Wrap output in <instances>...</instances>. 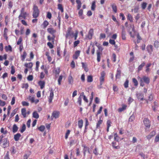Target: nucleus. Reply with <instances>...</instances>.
Returning a JSON list of instances; mask_svg holds the SVG:
<instances>
[{
	"instance_id": "nucleus-6",
	"label": "nucleus",
	"mask_w": 159,
	"mask_h": 159,
	"mask_svg": "<svg viewBox=\"0 0 159 159\" xmlns=\"http://www.w3.org/2000/svg\"><path fill=\"white\" fill-rule=\"evenodd\" d=\"M138 78L140 79L143 81L146 84H148L150 83V80L148 77L144 76L143 77L141 78L140 77H139Z\"/></svg>"
},
{
	"instance_id": "nucleus-56",
	"label": "nucleus",
	"mask_w": 159,
	"mask_h": 159,
	"mask_svg": "<svg viewBox=\"0 0 159 159\" xmlns=\"http://www.w3.org/2000/svg\"><path fill=\"white\" fill-rule=\"evenodd\" d=\"M85 129H87V127L89 125V123L88 120L87 118H85Z\"/></svg>"
},
{
	"instance_id": "nucleus-22",
	"label": "nucleus",
	"mask_w": 159,
	"mask_h": 159,
	"mask_svg": "<svg viewBox=\"0 0 159 159\" xmlns=\"http://www.w3.org/2000/svg\"><path fill=\"white\" fill-rule=\"evenodd\" d=\"M27 54L25 51H24L23 53L21 56V60L23 61L25 60V59L26 58Z\"/></svg>"
},
{
	"instance_id": "nucleus-60",
	"label": "nucleus",
	"mask_w": 159,
	"mask_h": 159,
	"mask_svg": "<svg viewBox=\"0 0 159 159\" xmlns=\"http://www.w3.org/2000/svg\"><path fill=\"white\" fill-rule=\"evenodd\" d=\"M70 66L72 68H74L75 67V64L74 61H72L70 64Z\"/></svg>"
},
{
	"instance_id": "nucleus-35",
	"label": "nucleus",
	"mask_w": 159,
	"mask_h": 159,
	"mask_svg": "<svg viewBox=\"0 0 159 159\" xmlns=\"http://www.w3.org/2000/svg\"><path fill=\"white\" fill-rule=\"evenodd\" d=\"M113 11L115 12L116 13L117 11V7L115 4H113L111 5Z\"/></svg>"
},
{
	"instance_id": "nucleus-32",
	"label": "nucleus",
	"mask_w": 159,
	"mask_h": 159,
	"mask_svg": "<svg viewBox=\"0 0 159 159\" xmlns=\"http://www.w3.org/2000/svg\"><path fill=\"white\" fill-rule=\"evenodd\" d=\"M6 51L7 52L8 51L11 52L12 51V48L10 45H8V46H5V48Z\"/></svg>"
},
{
	"instance_id": "nucleus-29",
	"label": "nucleus",
	"mask_w": 159,
	"mask_h": 159,
	"mask_svg": "<svg viewBox=\"0 0 159 159\" xmlns=\"http://www.w3.org/2000/svg\"><path fill=\"white\" fill-rule=\"evenodd\" d=\"M83 10L82 9H80V10L78 13L79 16L80 18L82 19H84V17L83 16Z\"/></svg>"
},
{
	"instance_id": "nucleus-49",
	"label": "nucleus",
	"mask_w": 159,
	"mask_h": 159,
	"mask_svg": "<svg viewBox=\"0 0 159 159\" xmlns=\"http://www.w3.org/2000/svg\"><path fill=\"white\" fill-rule=\"evenodd\" d=\"M139 9V8L138 7H134V9H132L131 10V11L133 12L134 11V13H137L138 12Z\"/></svg>"
},
{
	"instance_id": "nucleus-41",
	"label": "nucleus",
	"mask_w": 159,
	"mask_h": 159,
	"mask_svg": "<svg viewBox=\"0 0 159 159\" xmlns=\"http://www.w3.org/2000/svg\"><path fill=\"white\" fill-rule=\"evenodd\" d=\"M102 120L101 119H100V120L98 122L96 125V128H98L100 127V125L102 124Z\"/></svg>"
},
{
	"instance_id": "nucleus-33",
	"label": "nucleus",
	"mask_w": 159,
	"mask_h": 159,
	"mask_svg": "<svg viewBox=\"0 0 159 159\" xmlns=\"http://www.w3.org/2000/svg\"><path fill=\"white\" fill-rule=\"evenodd\" d=\"M76 2L77 4V8L78 10L80 9L81 6V3L80 0H76Z\"/></svg>"
},
{
	"instance_id": "nucleus-55",
	"label": "nucleus",
	"mask_w": 159,
	"mask_h": 159,
	"mask_svg": "<svg viewBox=\"0 0 159 159\" xmlns=\"http://www.w3.org/2000/svg\"><path fill=\"white\" fill-rule=\"evenodd\" d=\"M34 55L32 52H31L30 53V60H28V61H30L31 60L33 59L34 57Z\"/></svg>"
},
{
	"instance_id": "nucleus-15",
	"label": "nucleus",
	"mask_w": 159,
	"mask_h": 159,
	"mask_svg": "<svg viewBox=\"0 0 159 159\" xmlns=\"http://www.w3.org/2000/svg\"><path fill=\"white\" fill-rule=\"evenodd\" d=\"M84 148L83 149V152L84 156L85 157L86 155V152H88V153H90V152L89 150V148L88 147L85 146H84Z\"/></svg>"
},
{
	"instance_id": "nucleus-20",
	"label": "nucleus",
	"mask_w": 159,
	"mask_h": 159,
	"mask_svg": "<svg viewBox=\"0 0 159 159\" xmlns=\"http://www.w3.org/2000/svg\"><path fill=\"white\" fill-rule=\"evenodd\" d=\"M122 39L125 40L126 39V37H125V31L124 26H123V29L122 32Z\"/></svg>"
},
{
	"instance_id": "nucleus-28",
	"label": "nucleus",
	"mask_w": 159,
	"mask_h": 159,
	"mask_svg": "<svg viewBox=\"0 0 159 159\" xmlns=\"http://www.w3.org/2000/svg\"><path fill=\"white\" fill-rule=\"evenodd\" d=\"M127 106L125 105H123L122 107L118 109V111L119 112H121L125 110Z\"/></svg>"
},
{
	"instance_id": "nucleus-21",
	"label": "nucleus",
	"mask_w": 159,
	"mask_h": 159,
	"mask_svg": "<svg viewBox=\"0 0 159 159\" xmlns=\"http://www.w3.org/2000/svg\"><path fill=\"white\" fill-rule=\"evenodd\" d=\"M145 65V63L143 62V63H142L138 67V72L140 71V70H141L143 67H144Z\"/></svg>"
},
{
	"instance_id": "nucleus-2",
	"label": "nucleus",
	"mask_w": 159,
	"mask_h": 159,
	"mask_svg": "<svg viewBox=\"0 0 159 159\" xmlns=\"http://www.w3.org/2000/svg\"><path fill=\"white\" fill-rule=\"evenodd\" d=\"M105 73L104 71H102L101 73V76L99 78L100 80V85L98 86V88L99 89H101L102 88V85L103 84L104 81L105 76Z\"/></svg>"
},
{
	"instance_id": "nucleus-25",
	"label": "nucleus",
	"mask_w": 159,
	"mask_h": 159,
	"mask_svg": "<svg viewBox=\"0 0 159 159\" xmlns=\"http://www.w3.org/2000/svg\"><path fill=\"white\" fill-rule=\"evenodd\" d=\"M21 114L23 116L24 118H25L26 116V110L25 108H23L21 109Z\"/></svg>"
},
{
	"instance_id": "nucleus-62",
	"label": "nucleus",
	"mask_w": 159,
	"mask_h": 159,
	"mask_svg": "<svg viewBox=\"0 0 159 159\" xmlns=\"http://www.w3.org/2000/svg\"><path fill=\"white\" fill-rule=\"evenodd\" d=\"M134 120V116L133 115H132L129 117V121L130 122H132Z\"/></svg>"
},
{
	"instance_id": "nucleus-8",
	"label": "nucleus",
	"mask_w": 159,
	"mask_h": 159,
	"mask_svg": "<svg viewBox=\"0 0 159 159\" xmlns=\"http://www.w3.org/2000/svg\"><path fill=\"white\" fill-rule=\"evenodd\" d=\"M93 34V29H91L89 31L88 34L87 36V38L89 39H90L92 38Z\"/></svg>"
},
{
	"instance_id": "nucleus-53",
	"label": "nucleus",
	"mask_w": 159,
	"mask_h": 159,
	"mask_svg": "<svg viewBox=\"0 0 159 159\" xmlns=\"http://www.w3.org/2000/svg\"><path fill=\"white\" fill-rule=\"evenodd\" d=\"M109 42L111 44L114 45L116 46V42L114 40L110 39L109 40Z\"/></svg>"
},
{
	"instance_id": "nucleus-24",
	"label": "nucleus",
	"mask_w": 159,
	"mask_h": 159,
	"mask_svg": "<svg viewBox=\"0 0 159 159\" xmlns=\"http://www.w3.org/2000/svg\"><path fill=\"white\" fill-rule=\"evenodd\" d=\"M18 129V127L17 126V125L15 124L12 127V132L13 133H16Z\"/></svg>"
},
{
	"instance_id": "nucleus-46",
	"label": "nucleus",
	"mask_w": 159,
	"mask_h": 159,
	"mask_svg": "<svg viewBox=\"0 0 159 159\" xmlns=\"http://www.w3.org/2000/svg\"><path fill=\"white\" fill-rule=\"evenodd\" d=\"M132 81L133 83L134 84V85L136 86H137L138 85V83L137 80L135 78H134L132 79Z\"/></svg>"
},
{
	"instance_id": "nucleus-43",
	"label": "nucleus",
	"mask_w": 159,
	"mask_h": 159,
	"mask_svg": "<svg viewBox=\"0 0 159 159\" xmlns=\"http://www.w3.org/2000/svg\"><path fill=\"white\" fill-rule=\"evenodd\" d=\"M68 82L70 84H73V80L72 76H69L68 78Z\"/></svg>"
},
{
	"instance_id": "nucleus-34",
	"label": "nucleus",
	"mask_w": 159,
	"mask_h": 159,
	"mask_svg": "<svg viewBox=\"0 0 159 159\" xmlns=\"http://www.w3.org/2000/svg\"><path fill=\"white\" fill-rule=\"evenodd\" d=\"M33 66V64L32 62H30L28 63H26L25 64V66L26 67H28L29 68H31Z\"/></svg>"
},
{
	"instance_id": "nucleus-52",
	"label": "nucleus",
	"mask_w": 159,
	"mask_h": 159,
	"mask_svg": "<svg viewBox=\"0 0 159 159\" xmlns=\"http://www.w3.org/2000/svg\"><path fill=\"white\" fill-rule=\"evenodd\" d=\"M70 130H67L65 136V138L66 139H67L70 133Z\"/></svg>"
},
{
	"instance_id": "nucleus-17",
	"label": "nucleus",
	"mask_w": 159,
	"mask_h": 159,
	"mask_svg": "<svg viewBox=\"0 0 159 159\" xmlns=\"http://www.w3.org/2000/svg\"><path fill=\"white\" fill-rule=\"evenodd\" d=\"M21 136V135L20 133H17L14 135V139L16 141H18Z\"/></svg>"
},
{
	"instance_id": "nucleus-4",
	"label": "nucleus",
	"mask_w": 159,
	"mask_h": 159,
	"mask_svg": "<svg viewBox=\"0 0 159 159\" xmlns=\"http://www.w3.org/2000/svg\"><path fill=\"white\" fill-rule=\"evenodd\" d=\"M143 122L146 128H150L151 126V121L148 118H144Z\"/></svg>"
},
{
	"instance_id": "nucleus-54",
	"label": "nucleus",
	"mask_w": 159,
	"mask_h": 159,
	"mask_svg": "<svg viewBox=\"0 0 159 159\" xmlns=\"http://www.w3.org/2000/svg\"><path fill=\"white\" fill-rule=\"evenodd\" d=\"M81 94H82V95H83L84 100L86 102H88V100L87 98L86 97V96L85 95H84V92H82L81 93Z\"/></svg>"
},
{
	"instance_id": "nucleus-37",
	"label": "nucleus",
	"mask_w": 159,
	"mask_h": 159,
	"mask_svg": "<svg viewBox=\"0 0 159 159\" xmlns=\"http://www.w3.org/2000/svg\"><path fill=\"white\" fill-rule=\"evenodd\" d=\"M87 81L88 82H91L93 81V76L91 75H89L87 77Z\"/></svg>"
},
{
	"instance_id": "nucleus-48",
	"label": "nucleus",
	"mask_w": 159,
	"mask_h": 159,
	"mask_svg": "<svg viewBox=\"0 0 159 159\" xmlns=\"http://www.w3.org/2000/svg\"><path fill=\"white\" fill-rule=\"evenodd\" d=\"M63 78V76L62 75H61L59 77V78L58 80V84L59 85H61V82L62 79Z\"/></svg>"
},
{
	"instance_id": "nucleus-63",
	"label": "nucleus",
	"mask_w": 159,
	"mask_h": 159,
	"mask_svg": "<svg viewBox=\"0 0 159 159\" xmlns=\"http://www.w3.org/2000/svg\"><path fill=\"white\" fill-rule=\"evenodd\" d=\"M159 42L158 41H155L154 43V46L156 48H158L159 45Z\"/></svg>"
},
{
	"instance_id": "nucleus-61",
	"label": "nucleus",
	"mask_w": 159,
	"mask_h": 159,
	"mask_svg": "<svg viewBox=\"0 0 159 159\" xmlns=\"http://www.w3.org/2000/svg\"><path fill=\"white\" fill-rule=\"evenodd\" d=\"M22 104L23 106H28L29 105V103L25 101H22Z\"/></svg>"
},
{
	"instance_id": "nucleus-47",
	"label": "nucleus",
	"mask_w": 159,
	"mask_h": 159,
	"mask_svg": "<svg viewBox=\"0 0 159 159\" xmlns=\"http://www.w3.org/2000/svg\"><path fill=\"white\" fill-rule=\"evenodd\" d=\"M129 81L126 80L124 83V85L125 88H127L128 87Z\"/></svg>"
},
{
	"instance_id": "nucleus-14",
	"label": "nucleus",
	"mask_w": 159,
	"mask_h": 159,
	"mask_svg": "<svg viewBox=\"0 0 159 159\" xmlns=\"http://www.w3.org/2000/svg\"><path fill=\"white\" fill-rule=\"evenodd\" d=\"M55 38V35H52V37H51L50 35H48L47 37L48 40L50 41H52L53 43H54V42Z\"/></svg>"
},
{
	"instance_id": "nucleus-51",
	"label": "nucleus",
	"mask_w": 159,
	"mask_h": 159,
	"mask_svg": "<svg viewBox=\"0 0 159 159\" xmlns=\"http://www.w3.org/2000/svg\"><path fill=\"white\" fill-rule=\"evenodd\" d=\"M147 3L145 2H143L141 5V7L143 9H144L146 7Z\"/></svg>"
},
{
	"instance_id": "nucleus-10",
	"label": "nucleus",
	"mask_w": 159,
	"mask_h": 159,
	"mask_svg": "<svg viewBox=\"0 0 159 159\" xmlns=\"http://www.w3.org/2000/svg\"><path fill=\"white\" fill-rule=\"evenodd\" d=\"M38 84L40 86V89H42L45 87V82L44 81H39L38 82Z\"/></svg>"
},
{
	"instance_id": "nucleus-30",
	"label": "nucleus",
	"mask_w": 159,
	"mask_h": 159,
	"mask_svg": "<svg viewBox=\"0 0 159 159\" xmlns=\"http://www.w3.org/2000/svg\"><path fill=\"white\" fill-rule=\"evenodd\" d=\"M33 117L36 119H38L39 117V114L36 111H34L33 113Z\"/></svg>"
},
{
	"instance_id": "nucleus-40",
	"label": "nucleus",
	"mask_w": 159,
	"mask_h": 159,
	"mask_svg": "<svg viewBox=\"0 0 159 159\" xmlns=\"http://www.w3.org/2000/svg\"><path fill=\"white\" fill-rule=\"evenodd\" d=\"M22 38L21 37H20L18 40V41L17 42V45H20L21 44H23V43H22Z\"/></svg>"
},
{
	"instance_id": "nucleus-5",
	"label": "nucleus",
	"mask_w": 159,
	"mask_h": 159,
	"mask_svg": "<svg viewBox=\"0 0 159 159\" xmlns=\"http://www.w3.org/2000/svg\"><path fill=\"white\" fill-rule=\"evenodd\" d=\"M71 28H68L67 30L66 37V38L70 37L71 38L73 37L74 33L72 31Z\"/></svg>"
},
{
	"instance_id": "nucleus-42",
	"label": "nucleus",
	"mask_w": 159,
	"mask_h": 159,
	"mask_svg": "<svg viewBox=\"0 0 159 159\" xmlns=\"http://www.w3.org/2000/svg\"><path fill=\"white\" fill-rule=\"evenodd\" d=\"M38 129L40 131L43 132L45 129V127L44 125H42L38 127Z\"/></svg>"
},
{
	"instance_id": "nucleus-11",
	"label": "nucleus",
	"mask_w": 159,
	"mask_h": 159,
	"mask_svg": "<svg viewBox=\"0 0 159 159\" xmlns=\"http://www.w3.org/2000/svg\"><path fill=\"white\" fill-rule=\"evenodd\" d=\"M80 51L79 50L76 51L75 54L73 55V58L75 59H77L78 57L79 56Z\"/></svg>"
},
{
	"instance_id": "nucleus-12",
	"label": "nucleus",
	"mask_w": 159,
	"mask_h": 159,
	"mask_svg": "<svg viewBox=\"0 0 159 159\" xmlns=\"http://www.w3.org/2000/svg\"><path fill=\"white\" fill-rule=\"evenodd\" d=\"M47 31L49 33L52 35H55L54 34L56 32V30H54L53 28H48L47 29Z\"/></svg>"
},
{
	"instance_id": "nucleus-57",
	"label": "nucleus",
	"mask_w": 159,
	"mask_h": 159,
	"mask_svg": "<svg viewBox=\"0 0 159 159\" xmlns=\"http://www.w3.org/2000/svg\"><path fill=\"white\" fill-rule=\"evenodd\" d=\"M112 61L113 62H115L116 61V54L113 53L112 55Z\"/></svg>"
},
{
	"instance_id": "nucleus-1",
	"label": "nucleus",
	"mask_w": 159,
	"mask_h": 159,
	"mask_svg": "<svg viewBox=\"0 0 159 159\" xmlns=\"http://www.w3.org/2000/svg\"><path fill=\"white\" fill-rule=\"evenodd\" d=\"M33 17L34 18H36L39 16L40 12L39 10L38 9V7L36 5H34L33 6Z\"/></svg>"
},
{
	"instance_id": "nucleus-19",
	"label": "nucleus",
	"mask_w": 159,
	"mask_h": 159,
	"mask_svg": "<svg viewBox=\"0 0 159 159\" xmlns=\"http://www.w3.org/2000/svg\"><path fill=\"white\" fill-rule=\"evenodd\" d=\"M81 64L82 65V67L84 69V70L86 72H88V69L87 68V65L86 63L84 62H82Z\"/></svg>"
},
{
	"instance_id": "nucleus-7",
	"label": "nucleus",
	"mask_w": 159,
	"mask_h": 159,
	"mask_svg": "<svg viewBox=\"0 0 159 159\" xmlns=\"http://www.w3.org/2000/svg\"><path fill=\"white\" fill-rule=\"evenodd\" d=\"M28 15V14L27 12L20 13L18 16L19 20H20L22 19H25Z\"/></svg>"
},
{
	"instance_id": "nucleus-38",
	"label": "nucleus",
	"mask_w": 159,
	"mask_h": 159,
	"mask_svg": "<svg viewBox=\"0 0 159 159\" xmlns=\"http://www.w3.org/2000/svg\"><path fill=\"white\" fill-rule=\"evenodd\" d=\"M112 146L115 149H118L120 148V147L119 146H116V142H112Z\"/></svg>"
},
{
	"instance_id": "nucleus-16",
	"label": "nucleus",
	"mask_w": 159,
	"mask_h": 159,
	"mask_svg": "<svg viewBox=\"0 0 159 159\" xmlns=\"http://www.w3.org/2000/svg\"><path fill=\"white\" fill-rule=\"evenodd\" d=\"M147 50L148 52L150 54H151L152 52L153 51V46L151 45H148L147 48Z\"/></svg>"
},
{
	"instance_id": "nucleus-64",
	"label": "nucleus",
	"mask_w": 159,
	"mask_h": 159,
	"mask_svg": "<svg viewBox=\"0 0 159 159\" xmlns=\"http://www.w3.org/2000/svg\"><path fill=\"white\" fill-rule=\"evenodd\" d=\"M154 141L155 142H157L159 141V134L157 135Z\"/></svg>"
},
{
	"instance_id": "nucleus-44",
	"label": "nucleus",
	"mask_w": 159,
	"mask_h": 159,
	"mask_svg": "<svg viewBox=\"0 0 159 159\" xmlns=\"http://www.w3.org/2000/svg\"><path fill=\"white\" fill-rule=\"evenodd\" d=\"M26 129V126L25 124H23L21 127V129H20V131L21 133H23Z\"/></svg>"
},
{
	"instance_id": "nucleus-3",
	"label": "nucleus",
	"mask_w": 159,
	"mask_h": 159,
	"mask_svg": "<svg viewBox=\"0 0 159 159\" xmlns=\"http://www.w3.org/2000/svg\"><path fill=\"white\" fill-rule=\"evenodd\" d=\"M0 144H2V147L5 148L9 146V143L7 139L5 138L1 141Z\"/></svg>"
},
{
	"instance_id": "nucleus-26",
	"label": "nucleus",
	"mask_w": 159,
	"mask_h": 159,
	"mask_svg": "<svg viewBox=\"0 0 159 159\" xmlns=\"http://www.w3.org/2000/svg\"><path fill=\"white\" fill-rule=\"evenodd\" d=\"M53 72L55 74L56 77L58 75L60 72V68H58L55 69L53 71Z\"/></svg>"
},
{
	"instance_id": "nucleus-58",
	"label": "nucleus",
	"mask_w": 159,
	"mask_h": 159,
	"mask_svg": "<svg viewBox=\"0 0 159 159\" xmlns=\"http://www.w3.org/2000/svg\"><path fill=\"white\" fill-rule=\"evenodd\" d=\"M1 132L2 133H3L4 134H6L7 133V130H6L4 131V128H2L1 129Z\"/></svg>"
},
{
	"instance_id": "nucleus-59",
	"label": "nucleus",
	"mask_w": 159,
	"mask_h": 159,
	"mask_svg": "<svg viewBox=\"0 0 159 159\" xmlns=\"http://www.w3.org/2000/svg\"><path fill=\"white\" fill-rule=\"evenodd\" d=\"M81 95L78 98V100L77 101L78 103H79V105L80 106H81Z\"/></svg>"
},
{
	"instance_id": "nucleus-9",
	"label": "nucleus",
	"mask_w": 159,
	"mask_h": 159,
	"mask_svg": "<svg viewBox=\"0 0 159 159\" xmlns=\"http://www.w3.org/2000/svg\"><path fill=\"white\" fill-rule=\"evenodd\" d=\"M54 97L53 91L52 89L50 91V93L49 96L48 97V102L50 103L52 102V100Z\"/></svg>"
},
{
	"instance_id": "nucleus-50",
	"label": "nucleus",
	"mask_w": 159,
	"mask_h": 159,
	"mask_svg": "<svg viewBox=\"0 0 159 159\" xmlns=\"http://www.w3.org/2000/svg\"><path fill=\"white\" fill-rule=\"evenodd\" d=\"M48 24V22L47 20H45L43 23L44 28H45Z\"/></svg>"
},
{
	"instance_id": "nucleus-13",
	"label": "nucleus",
	"mask_w": 159,
	"mask_h": 159,
	"mask_svg": "<svg viewBox=\"0 0 159 159\" xmlns=\"http://www.w3.org/2000/svg\"><path fill=\"white\" fill-rule=\"evenodd\" d=\"M59 114V112L58 111H54L52 113V117L57 118L58 117Z\"/></svg>"
},
{
	"instance_id": "nucleus-27",
	"label": "nucleus",
	"mask_w": 159,
	"mask_h": 159,
	"mask_svg": "<svg viewBox=\"0 0 159 159\" xmlns=\"http://www.w3.org/2000/svg\"><path fill=\"white\" fill-rule=\"evenodd\" d=\"M137 95L139 99L141 100H143V95L142 93H138Z\"/></svg>"
},
{
	"instance_id": "nucleus-31",
	"label": "nucleus",
	"mask_w": 159,
	"mask_h": 159,
	"mask_svg": "<svg viewBox=\"0 0 159 159\" xmlns=\"http://www.w3.org/2000/svg\"><path fill=\"white\" fill-rule=\"evenodd\" d=\"M127 19L128 20L130 21L131 22L133 21V17L132 15L130 14H128L127 16Z\"/></svg>"
},
{
	"instance_id": "nucleus-45",
	"label": "nucleus",
	"mask_w": 159,
	"mask_h": 159,
	"mask_svg": "<svg viewBox=\"0 0 159 159\" xmlns=\"http://www.w3.org/2000/svg\"><path fill=\"white\" fill-rule=\"evenodd\" d=\"M96 2L95 1H93L92 2V5L91 7V10L93 11H94L95 10L96 7L95 5Z\"/></svg>"
},
{
	"instance_id": "nucleus-18",
	"label": "nucleus",
	"mask_w": 159,
	"mask_h": 159,
	"mask_svg": "<svg viewBox=\"0 0 159 159\" xmlns=\"http://www.w3.org/2000/svg\"><path fill=\"white\" fill-rule=\"evenodd\" d=\"M78 124L79 128L80 129H82L83 124V120L82 119L79 120Z\"/></svg>"
},
{
	"instance_id": "nucleus-36",
	"label": "nucleus",
	"mask_w": 159,
	"mask_h": 159,
	"mask_svg": "<svg viewBox=\"0 0 159 159\" xmlns=\"http://www.w3.org/2000/svg\"><path fill=\"white\" fill-rule=\"evenodd\" d=\"M58 9L61 11V12L64 11V9L62 4H59L57 5Z\"/></svg>"
},
{
	"instance_id": "nucleus-23",
	"label": "nucleus",
	"mask_w": 159,
	"mask_h": 159,
	"mask_svg": "<svg viewBox=\"0 0 159 159\" xmlns=\"http://www.w3.org/2000/svg\"><path fill=\"white\" fill-rule=\"evenodd\" d=\"M97 60L98 62H99L101 61V53L98 50L97 51Z\"/></svg>"
},
{
	"instance_id": "nucleus-39",
	"label": "nucleus",
	"mask_w": 159,
	"mask_h": 159,
	"mask_svg": "<svg viewBox=\"0 0 159 159\" xmlns=\"http://www.w3.org/2000/svg\"><path fill=\"white\" fill-rule=\"evenodd\" d=\"M120 74H121V70H117V72L116 75V79L119 78H120Z\"/></svg>"
}]
</instances>
